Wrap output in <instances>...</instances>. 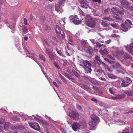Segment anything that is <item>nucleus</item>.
<instances>
[{
    "label": "nucleus",
    "mask_w": 133,
    "mask_h": 133,
    "mask_svg": "<svg viewBox=\"0 0 133 133\" xmlns=\"http://www.w3.org/2000/svg\"><path fill=\"white\" fill-rule=\"evenodd\" d=\"M118 48L115 46H113L110 48V50L112 53H115L116 55V53L115 52L118 51Z\"/></svg>",
    "instance_id": "20"
},
{
    "label": "nucleus",
    "mask_w": 133,
    "mask_h": 133,
    "mask_svg": "<svg viewBox=\"0 0 133 133\" xmlns=\"http://www.w3.org/2000/svg\"><path fill=\"white\" fill-rule=\"evenodd\" d=\"M95 58L97 61L98 64L100 65L101 64L102 61L100 59V57L98 55H95Z\"/></svg>",
    "instance_id": "30"
},
{
    "label": "nucleus",
    "mask_w": 133,
    "mask_h": 133,
    "mask_svg": "<svg viewBox=\"0 0 133 133\" xmlns=\"http://www.w3.org/2000/svg\"><path fill=\"white\" fill-rule=\"evenodd\" d=\"M94 71H95L96 72V74L98 76H99L102 72L103 73L104 72L103 71H102L101 70H99L98 69L96 68H95Z\"/></svg>",
    "instance_id": "26"
},
{
    "label": "nucleus",
    "mask_w": 133,
    "mask_h": 133,
    "mask_svg": "<svg viewBox=\"0 0 133 133\" xmlns=\"http://www.w3.org/2000/svg\"><path fill=\"white\" fill-rule=\"evenodd\" d=\"M68 40L69 41L72 42V37L70 36H69L68 37Z\"/></svg>",
    "instance_id": "57"
},
{
    "label": "nucleus",
    "mask_w": 133,
    "mask_h": 133,
    "mask_svg": "<svg viewBox=\"0 0 133 133\" xmlns=\"http://www.w3.org/2000/svg\"><path fill=\"white\" fill-rule=\"evenodd\" d=\"M121 5L123 7L128 10L130 8L129 3L128 1L126 0H122L121 3Z\"/></svg>",
    "instance_id": "12"
},
{
    "label": "nucleus",
    "mask_w": 133,
    "mask_h": 133,
    "mask_svg": "<svg viewBox=\"0 0 133 133\" xmlns=\"http://www.w3.org/2000/svg\"><path fill=\"white\" fill-rule=\"evenodd\" d=\"M103 19L104 20H107L110 22H111L114 21L113 19L110 17H104Z\"/></svg>",
    "instance_id": "38"
},
{
    "label": "nucleus",
    "mask_w": 133,
    "mask_h": 133,
    "mask_svg": "<svg viewBox=\"0 0 133 133\" xmlns=\"http://www.w3.org/2000/svg\"><path fill=\"white\" fill-rule=\"evenodd\" d=\"M92 88L93 90H92V92L93 91H94V93H98L99 91V90L97 88L93 87Z\"/></svg>",
    "instance_id": "37"
},
{
    "label": "nucleus",
    "mask_w": 133,
    "mask_h": 133,
    "mask_svg": "<svg viewBox=\"0 0 133 133\" xmlns=\"http://www.w3.org/2000/svg\"><path fill=\"white\" fill-rule=\"evenodd\" d=\"M39 57L40 59L42 60L43 62H45V57L44 55L41 54L39 55Z\"/></svg>",
    "instance_id": "45"
},
{
    "label": "nucleus",
    "mask_w": 133,
    "mask_h": 133,
    "mask_svg": "<svg viewBox=\"0 0 133 133\" xmlns=\"http://www.w3.org/2000/svg\"><path fill=\"white\" fill-rule=\"evenodd\" d=\"M83 5L84 6H85V7H82V8H84L85 9H87L89 7V5L88 4L87 2L85 3H83Z\"/></svg>",
    "instance_id": "46"
},
{
    "label": "nucleus",
    "mask_w": 133,
    "mask_h": 133,
    "mask_svg": "<svg viewBox=\"0 0 133 133\" xmlns=\"http://www.w3.org/2000/svg\"><path fill=\"white\" fill-rule=\"evenodd\" d=\"M119 8L116 7H113L111 9L112 13L115 15H117L118 13Z\"/></svg>",
    "instance_id": "17"
},
{
    "label": "nucleus",
    "mask_w": 133,
    "mask_h": 133,
    "mask_svg": "<svg viewBox=\"0 0 133 133\" xmlns=\"http://www.w3.org/2000/svg\"><path fill=\"white\" fill-rule=\"evenodd\" d=\"M43 29L44 30L47 31L50 29V27L47 25H44L43 26Z\"/></svg>",
    "instance_id": "40"
},
{
    "label": "nucleus",
    "mask_w": 133,
    "mask_h": 133,
    "mask_svg": "<svg viewBox=\"0 0 133 133\" xmlns=\"http://www.w3.org/2000/svg\"><path fill=\"white\" fill-rule=\"evenodd\" d=\"M132 82V80L129 78L126 77L123 79L121 83V86L123 87H128Z\"/></svg>",
    "instance_id": "6"
},
{
    "label": "nucleus",
    "mask_w": 133,
    "mask_h": 133,
    "mask_svg": "<svg viewBox=\"0 0 133 133\" xmlns=\"http://www.w3.org/2000/svg\"><path fill=\"white\" fill-rule=\"evenodd\" d=\"M31 58L34 60L40 66V67L41 68V66L40 65V64L39 63H38L37 62V59H36L35 58H36V55H34V56H29Z\"/></svg>",
    "instance_id": "31"
},
{
    "label": "nucleus",
    "mask_w": 133,
    "mask_h": 133,
    "mask_svg": "<svg viewBox=\"0 0 133 133\" xmlns=\"http://www.w3.org/2000/svg\"><path fill=\"white\" fill-rule=\"evenodd\" d=\"M83 18L79 19L77 17V19H76L75 21H74V24L76 25H78L80 24L82 22V21L83 19Z\"/></svg>",
    "instance_id": "22"
},
{
    "label": "nucleus",
    "mask_w": 133,
    "mask_h": 133,
    "mask_svg": "<svg viewBox=\"0 0 133 133\" xmlns=\"http://www.w3.org/2000/svg\"><path fill=\"white\" fill-rule=\"evenodd\" d=\"M59 23L60 24L62 25H64V24H65V23L64 21H63L62 20H61V21H59Z\"/></svg>",
    "instance_id": "61"
},
{
    "label": "nucleus",
    "mask_w": 133,
    "mask_h": 133,
    "mask_svg": "<svg viewBox=\"0 0 133 133\" xmlns=\"http://www.w3.org/2000/svg\"><path fill=\"white\" fill-rule=\"evenodd\" d=\"M55 30L58 38L62 39L64 38L65 34L59 25H57L56 26Z\"/></svg>",
    "instance_id": "1"
},
{
    "label": "nucleus",
    "mask_w": 133,
    "mask_h": 133,
    "mask_svg": "<svg viewBox=\"0 0 133 133\" xmlns=\"http://www.w3.org/2000/svg\"><path fill=\"white\" fill-rule=\"evenodd\" d=\"M109 11L108 9H105L104 11V14L105 15L107 14L108 13Z\"/></svg>",
    "instance_id": "62"
},
{
    "label": "nucleus",
    "mask_w": 133,
    "mask_h": 133,
    "mask_svg": "<svg viewBox=\"0 0 133 133\" xmlns=\"http://www.w3.org/2000/svg\"><path fill=\"white\" fill-rule=\"evenodd\" d=\"M109 92L111 94H114V93L113 91V89L112 88H109Z\"/></svg>",
    "instance_id": "58"
},
{
    "label": "nucleus",
    "mask_w": 133,
    "mask_h": 133,
    "mask_svg": "<svg viewBox=\"0 0 133 133\" xmlns=\"http://www.w3.org/2000/svg\"><path fill=\"white\" fill-rule=\"evenodd\" d=\"M93 2H98L100 3L101 2V0H92Z\"/></svg>",
    "instance_id": "63"
},
{
    "label": "nucleus",
    "mask_w": 133,
    "mask_h": 133,
    "mask_svg": "<svg viewBox=\"0 0 133 133\" xmlns=\"http://www.w3.org/2000/svg\"><path fill=\"white\" fill-rule=\"evenodd\" d=\"M22 34L23 35L24 34L26 33L28 31L26 26L24 25H23L22 26Z\"/></svg>",
    "instance_id": "21"
},
{
    "label": "nucleus",
    "mask_w": 133,
    "mask_h": 133,
    "mask_svg": "<svg viewBox=\"0 0 133 133\" xmlns=\"http://www.w3.org/2000/svg\"><path fill=\"white\" fill-rule=\"evenodd\" d=\"M101 42V41H100L99 42H97L96 43V46L97 47H98V48H100L102 49L103 48H104L105 46V45H104L103 44H101L99 42Z\"/></svg>",
    "instance_id": "29"
},
{
    "label": "nucleus",
    "mask_w": 133,
    "mask_h": 133,
    "mask_svg": "<svg viewBox=\"0 0 133 133\" xmlns=\"http://www.w3.org/2000/svg\"><path fill=\"white\" fill-rule=\"evenodd\" d=\"M54 64L55 66L58 69H61V68L59 67V65L56 62H54Z\"/></svg>",
    "instance_id": "49"
},
{
    "label": "nucleus",
    "mask_w": 133,
    "mask_h": 133,
    "mask_svg": "<svg viewBox=\"0 0 133 133\" xmlns=\"http://www.w3.org/2000/svg\"><path fill=\"white\" fill-rule=\"evenodd\" d=\"M108 76L110 78H113L114 77V75L111 74H108Z\"/></svg>",
    "instance_id": "54"
},
{
    "label": "nucleus",
    "mask_w": 133,
    "mask_h": 133,
    "mask_svg": "<svg viewBox=\"0 0 133 133\" xmlns=\"http://www.w3.org/2000/svg\"><path fill=\"white\" fill-rule=\"evenodd\" d=\"M101 24L104 27L107 26L108 25V24L107 23L102 21L101 22Z\"/></svg>",
    "instance_id": "48"
},
{
    "label": "nucleus",
    "mask_w": 133,
    "mask_h": 133,
    "mask_svg": "<svg viewBox=\"0 0 133 133\" xmlns=\"http://www.w3.org/2000/svg\"><path fill=\"white\" fill-rule=\"evenodd\" d=\"M79 116L78 113L77 112L75 111H72L69 114V117L75 120H78Z\"/></svg>",
    "instance_id": "7"
},
{
    "label": "nucleus",
    "mask_w": 133,
    "mask_h": 133,
    "mask_svg": "<svg viewBox=\"0 0 133 133\" xmlns=\"http://www.w3.org/2000/svg\"><path fill=\"white\" fill-rule=\"evenodd\" d=\"M24 23L25 25H26L28 24V23L27 21V19L26 18H24Z\"/></svg>",
    "instance_id": "60"
},
{
    "label": "nucleus",
    "mask_w": 133,
    "mask_h": 133,
    "mask_svg": "<svg viewBox=\"0 0 133 133\" xmlns=\"http://www.w3.org/2000/svg\"><path fill=\"white\" fill-rule=\"evenodd\" d=\"M56 50L58 54L59 55H60L61 56H62V52L61 50L58 49L57 48H56Z\"/></svg>",
    "instance_id": "42"
},
{
    "label": "nucleus",
    "mask_w": 133,
    "mask_h": 133,
    "mask_svg": "<svg viewBox=\"0 0 133 133\" xmlns=\"http://www.w3.org/2000/svg\"><path fill=\"white\" fill-rule=\"evenodd\" d=\"M80 4L81 7H85V6L83 5V3H85L87 2L86 0H78Z\"/></svg>",
    "instance_id": "32"
},
{
    "label": "nucleus",
    "mask_w": 133,
    "mask_h": 133,
    "mask_svg": "<svg viewBox=\"0 0 133 133\" xmlns=\"http://www.w3.org/2000/svg\"><path fill=\"white\" fill-rule=\"evenodd\" d=\"M115 52L116 53V54L114 55V56L115 57H117L119 55H122L124 54V52L123 50H119L118 49L117 51H116Z\"/></svg>",
    "instance_id": "27"
},
{
    "label": "nucleus",
    "mask_w": 133,
    "mask_h": 133,
    "mask_svg": "<svg viewBox=\"0 0 133 133\" xmlns=\"http://www.w3.org/2000/svg\"><path fill=\"white\" fill-rule=\"evenodd\" d=\"M72 72L78 78L80 77V75L79 73L75 71V70H72Z\"/></svg>",
    "instance_id": "34"
},
{
    "label": "nucleus",
    "mask_w": 133,
    "mask_h": 133,
    "mask_svg": "<svg viewBox=\"0 0 133 133\" xmlns=\"http://www.w3.org/2000/svg\"><path fill=\"white\" fill-rule=\"evenodd\" d=\"M104 59L107 61L108 62L110 63H112L114 62L112 61H110L107 58H104Z\"/></svg>",
    "instance_id": "53"
},
{
    "label": "nucleus",
    "mask_w": 133,
    "mask_h": 133,
    "mask_svg": "<svg viewBox=\"0 0 133 133\" xmlns=\"http://www.w3.org/2000/svg\"><path fill=\"white\" fill-rule=\"evenodd\" d=\"M82 87V88L88 90L89 89V88L88 87L85 85H83Z\"/></svg>",
    "instance_id": "55"
},
{
    "label": "nucleus",
    "mask_w": 133,
    "mask_h": 133,
    "mask_svg": "<svg viewBox=\"0 0 133 133\" xmlns=\"http://www.w3.org/2000/svg\"><path fill=\"white\" fill-rule=\"evenodd\" d=\"M29 126L32 128L38 131L40 130V127L38 123L35 122H29Z\"/></svg>",
    "instance_id": "8"
},
{
    "label": "nucleus",
    "mask_w": 133,
    "mask_h": 133,
    "mask_svg": "<svg viewBox=\"0 0 133 133\" xmlns=\"http://www.w3.org/2000/svg\"><path fill=\"white\" fill-rule=\"evenodd\" d=\"M66 0H59L58 4L61 5L64 4Z\"/></svg>",
    "instance_id": "47"
},
{
    "label": "nucleus",
    "mask_w": 133,
    "mask_h": 133,
    "mask_svg": "<svg viewBox=\"0 0 133 133\" xmlns=\"http://www.w3.org/2000/svg\"><path fill=\"white\" fill-rule=\"evenodd\" d=\"M124 11L122 9L120 10L119 9L118 14H120L121 15H123L124 14Z\"/></svg>",
    "instance_id": "41"
},
{
    "label": "nucleus",
    "mask_w": 133,
    "mask_h": 133,
    "mask_svg": "<svg viewBox=\"0 0 133 133\" xmlns=\"http://www.w3.org/2000/svg\"><path fill=\"white\" fill-rule=\"evenodd\" d=\"M48 55L51 60H53L55 58V55L52 52L49 53Z\"/></svg>",
    "instance_id": "33"
},
{
    "label": "nucleus",
    "mask_w": 133,
    "mask_h": 133,
    "mask_svg": "<svg viewBox=\"0 0 133 133\" xmlns=\"http://www.w3.org/2000/svg\"><path fill=\"white\" fill-rule=\"evenodd\" d=\"M81 126L80 124L78 123H75L73 124L72 128L74 131H76L81 129Z\"/></svg>",
    "instance_id": "11"
},
{
    "label": "nucleus",
    "mask_w": 133,
    "mask_h": 133,
    "mask_svg": "<svg viewBox=\"0 0 133 133\" xmlns=\"http://www.w3.org/2000/svg\"><path fill=\"white\" fill-rule=\"evenodd\" d=\"M99 51L100 53L103 55H105L108 53V52L106 49H104L103 50H101Z\"/></svg>",
    "instance_id": "28"
},
{
    "label": "nucleus",
    "mask_w": 133,
    "mask_h": 133,
    "mask_svg": "<svg viewBox=\"0 0 133 133\" xmlns=\"http://www.w3.org/2000/svg\"><path fill=\"white\" fill-rule=\"evenodd\" d=\"M65 53L68 56H70L73 53V50L71 48H69L68 46L65 48Z\"/></svg>",
    "instance_id": "13"
},
{
    "label": "nucleus",
    "mask_w": 133,
    "mask_h": 133,
    "mask_svg": "<svg viewBox=\"0 0 133 133\" xmlns=\"http://www.w3.org/2000/svg\"><path fill=\"white\" fill-rule=\"evenodd\" d=\"M113 27V28H115L116 29H117L118 28V25L116 24L115 23H111L110 24Z\"/></svg>",
    "instance_id": "35"
},
{
    "label": "nucleus",
    "mask_w": 133,
    "mask_h": 133,
    "mask_svg": "<svg viewBox=\"0 0 133 133\" xmlns=\"http://www.w3.org/2000/svg\"><path fill=\"white\" fill-rule=\"evenodd\" d=\"M117 122L119 123H121L120 125L124 124H125V123L123 121L121 120L120 119H118L117 120Z\"/></svg>",
    "instance_id": "52"
},
{
    "label": "nucleus",
    "mask_w": 133,
    "mask_h": 133,
    "mask_svg": "<svg viewBox=\"0 0 133 133\" xmlns=\"http://www.w3.org/2000/svg\"><path fill=\"white\" fill-rule=\"evenodd\" d=\"M92 84L95 85H98L99 83L95 79L92 78Z\"/></svg>",
    "instance_id": "36"
},
{
    "label": "nucleus",
    "mask_w": 133,
    "mask_h": 133,
    "mask_svg": "<svg viewBox=\"0 0 133 133\" xmlns=\"http://www.w3.org/2000/svg\"><path fill=\"white\" fill-rule=\"evenodd\" d=\"M124 57L125 59H130L131 58V57L127 53L124 56Z\"/></svg>",
    "instance_id": "43"
},
{
    "label": "nucleus",
    "mask_w": 133,
    "mask_h": 133,
    "mask_svg": "<svg viewBox=\"0 0 133 133\" xmlns=\"http://www.w3.org/2000/svg\"><path fill=\"white\" fill-rule=\"evenodd\" d=\"M4 122V120L3 119H0V124H2Z\"/></svg>",
    "instance_id": "64"
},
{
    "label": "nucleus",
    "mask_w": 133,
    "mask_h": 133,
    "mask_svg": "<svg viewBox=\"0 0 133 133\" xmlns=\"http://www.w3.org/2000/svg\"><path fill=\"white\" fill-rule=\"evenodd\" d=\"M44 49L45 52L48 54L51 52L50 50L48 48H47L45 47L44 48Z\"/></svg>",
    "instance_id": "39"
},
{
    "label": "nucleus",
    "mask_w": 133,
    "mask_h": 133,
    "mask_svg": "<svg viewBox=\"0 0 133 133\" xmlns=\"http://www.w3.org/2000/svg\"><path fill=\"white\" fill-rule=\"evenodd\" d=\"M124 97V94L117 95L114 96V97H111L110 99H112L115 100H116L122 98Z\"/></svg>",
    "instance_id": "15"
},
{
    "label": "nucleus",
    "mask_w": 133,
    "mask_h": 133,
    "mask_svg": "<svg viewBox=\"0 0 133 133\" xmlns=\"http://www.w3.org/2000/svg\"><path fill=\"white\" fill-rule=\"evenodd\" d=\"M115 67L116 68H117L118 69V70H117L118 72H120L121 70H123V68L118 63H116Z\"/></svg>",
    "instance_id": "25"
},
{
    "label": "nucleus",
    "mask_w": 133,
    "mask_h": 133,
    "mask_svg": "<svg viewBox=\"0 0 133 133\" xmlns=\"http://www.w3.org/2000/svg\"><path fill=\"white\" fill-rule=\"evenodd\" d=\"M3 22L4 23H5L7 25V26L8 27H9L10 29H12L13 31H15V25H13V26H10L8 22V20L7 19H5L3 21Z\"/></svg>",
    "instance_id": "16"
},
{
    "label": "nucleus",
    "mask_w": 133,
    "mask_h": 133,
    "mask_svg": "<svg viewBox=\"0 0 133 133\" xmlns=\"http://www.w3.org/2000/svg\"><path fill=\"white\" fill-rule=\"evenodd\" d=\"M124 93L126 94L129 96H131L133 95V90H125L123 91Z\"/></svg>",
    "instance_id": "23"
},
{
    "label": "nucleus",
    "mask_w": 133,
    "mask_h": 133,
    "mask_svg": "<svg viewBox=\"0 0 133 133\" xmlns=\"http://www.w3.org/2000/svg\"><path fill=\"white\" fill-rule=\"evenodd\" d=\"M132 25L131 22L129 19H126L125 22V24L122 23L121 26L123 28V31H127L128 30V29H130L131 26H129L128 25Z\"/></svg>",
    "instance_id": "4"
},
{
    "label": "nucleus",
    "mask_w": 133,
    "mask_h": 133,
    "mask_svg": "<svg viewBox=\"0 0 133 133\" xmlns=\"http://www.w3.org/2000/svg\"><path fill=\"white\" fill-rule=\"evenodd\" d=\"M78 10L79 11V13L80 15L83 16H85V13L83 12L79 8H78Z\"/></svg>",
    "instance_id": "50"
},
{
    "label": "nucleus",
    "mask_w": 133,
    "mask_h": 133,
    "mask_svg": "<svg viewBox=\"0 0 133 133\" xmlns=\"http://www.w3.org/2000/svg\"><path fill=\"white\" fill-rule=\"evenodd\" d=\"M15 129L16 130H24V127L22 125L21 126H16V127L15 126H13L12 127V129Z\"/></svg>",
    "instance_id": "19"
},
{
    "label": "nucleus",
    "mask_w": 133,
    "mask_h": 133,
    "mask_svg": "<svg viewBox=\"0 0 133 133\" xmlns=\"http://www.w3.org/2000/svg\"><path fill=\"white\" fill-rule=\"evenodd\" d=\"M55 10L59 14L63 12L61 5L59 4H56L55 5Z\"/></svg>",
    "instance_id": "14"
},
{
    "label": "nucleus",
    "mask_w": 133,
    "mask_h": 133,
    "mask_svg": "<svg viewBox=\"0 0 133 133\" xmlns=\"http://www.w3.org/2000/svg\"><path fill=\"white\" fill-rule=\"evenodd\" d=\"M78 16L76 15H73L70 16L69 17L70 21L72 23H74V21L77 19Z\"/></svg>",
    "instance_id": "18"
},
{
    "label": "nucleus",
    "mask_w": 133,
    "mask_h": 133,
    "mask_svg": "<svg viewBox=\"0 0 133 133\" xmlns=\"http://www.w3.org/2000/svg\"><path fill=\"white\" fill-rule=\"evenodd\" d=\"M54 80L59 84H61V82L56 78H55Z\"/></svg>",
    "instance_id": "59"
},
{
    "label": "nucleus",
    "mask_w": 133,
    "mask_h": 133,
    "mask_svg": "<svg viewBox=\"0 0 133 133\" xmlns=\"http://www.w3.org/2000/svg\"><path fill=\"white\" fill-rule=\"evenodd\" d=\"M84 65V68L86 73H90L91 69V64L89 61H85L83 62Z\"/></svg>",
    "instance_id": "5"
},
{
    "label": "nucleus",
    "mask_w": 133,
    "mask_h": 133,
    "mask_svg": "<svg viewBox=\"0 0 133 133\" xmlns=\"http://www.w3.org/2000/svg\"><path fill=\"white\" fill-rule=\"evenodd\" d=\"M68 77L69 79L71 80L73 82L74 80H75V78L72 77V76L70 75H69L68 74Z\"/></svg>",
    "instance_id": "44"
},
{
    "label": "nucleus",
    "mask_w": 133,
    "mask_h": 133,
    "mask_svg": "<svg viewBox=\"0 0 133 133\" xmlns=\"http://www.w3.org/2000/svg\"><path fill=\"white\" fill-rule=\"evenodd\" d=\"M86 24L88 26L91 28V17L89 14L86 15L85 18Z\"/></svg>",
    "instance_id": "9"
},
{
    "label": "nucleus",
    "mask_w": 133,
    "mask_h": 133,
    "mask_svg": "<svg viewBox=\"0 0 133 133\" xmlns=\"http://www.w3.org/2000/svg\"><path fill=\"white\" fill-rule=\"evenodd\" d=\"M124 46L125 48L127 50L133 55V40L130 45H128L127 46Z\"/></svg>",
    "instance_id": "10"
},
{
    "label": "nucleus",
    "mask_w": 133,
    "mask_h": 133,
    "mask_svg": "<svg viewBox=\"0 0 133 133\" xmlns=\"http://www.w3.org/2000/svg\"><path fill=\"white\" fill-rule=\"evenodd\" d=\"M111 41L110 39H109V40H107V41H105L104 42H102L103 43H105L106 44H109L111 42Z\"/></svg>",
    "instance_id": "51"
},
{
    "label": "nucleus",
    "mask_w": 133,
    "mask_h": 133,
    "mask_svg": "<svg viewBox=\"0 0 133 133\" xmlns=\"http://www.w3.org/2000/svg\"><path fill=\"white\" fill-rule=\"evenodd\" d=\"M19 118L17 117H14L12 118V120L14 121H17L19 119Z\"/></svg>",
    "instance_id": "56"
},
{
    "label": "nucleus",
    "mask_w": 133,
    "mask_h": 133,
    "mask_svg": "<svg viewBox=\"0 0 133 133\" xmlns=\"http://www.w3.org/2000/svg\"><path fill=\"white\" fill-rule=\"evenodd\" d=\"M81 44L83 49L87 53L91 54V47L89 46L86 40H84L82 42Z\"/></svg>",
    "instance_id": "2"
},
{
    "label": "nucleus",
    "mask_w": 133,
    "mask_h": 133,
    "mask_svg": "<svg viewBox=\"0 0 133 133\" xmlns=\"http://www.w3.org/2000/svg\"><path fill=\"white\" fill-rule=\"evenodd\" d=\"M51 42L53 44V45L54 46H56L57 43L58 41L56 38L55 37H53L51 40Z\"/></svg>",
    "instance_id": "24"
},
{
    "label": "nucleus",
    "mask_w": 133,
    "mask_h": 133,
    "mask_svg": "<svg viewBox=\"0 0 133 133\" xmlns=\"http://www.w3.org/2000/svg\"><path fill=\"white\" fill-rule=\"evenodd\" d=\"M99 121V118L94 115H92V130H95Z\"/></svg>",
    "instance_id": "3"
}]
</instances>
